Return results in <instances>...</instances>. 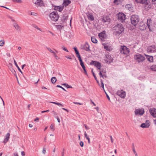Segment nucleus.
<instances>
[{
  "label": "nucleus",
  "mask_w": 156,
  "mask_h": 156,
  "mask_svg": "<svg viewBox=\"0 0 156 156\" xmlns=\"http://www.w3.org/2000/svg\"><path fill=\"white\" fill-rule=\"evenodd\" d=\"M124 28L122 24H119L113 28V30L114 34L116 36H119L124 30Z\"/></svg>",
  "instance_id": "nucleus-1"
},
{
  "label": "nucleus",
  "mask_w": 156,
  "mask_h": 156,
  "mask_svg": "<svg viewBox=\"0 0 156 156\" xmlns=\"http://www.w3.org/2000/svg\"><path fill=\"white\" fill-rule=\"evenodd\" d=\"M147 24L150 31H152L156 27V22L150 19H147Z\"/></svg>",
  "instance_id": "nucleus-2"
},
{
  "label": "nucleus",
  "mask_w": 156,
  "mask_h": 156,
  "mask_svg": "<svg viewBox=\"0 0 156 156\" xmlns=\"http://www.w3.org/2000/svg\"><path fill=\"white\" fill-rule=\"evenodd\" d=\"M134 58L138 63L142 62L145 60V57L142 55L137 53L134 55Z\"/></svg>",
  "instance_id": "nucleus-3"
},
{
  "label": "nucleus",
  "mask_w": 156,
  "mask_h": 156,
  "mask_svg": "<svg viewBox=\"0 0 156 156\" xmlns=\"http://www.w3.org/2000/svg\"><path fill=\"white\" fill-rule=\"evenodd\" d=\"M140 19L138 16L133 15L131 17L130 20L132 24L136 26L138 23Z\"/></svg>",
  "instance_id": "nucleus-4"
},
{
  "label": "nucleus",
  "mask_w": 156,
  "mask_h": 156,
  "mask_svg": "<svg viewBox=\"0 0 156 156\" xmlns=\"http://www.w3.org/2000/svg\"><path fill=\"white\" fill-rule=\"evenodd\" d=\"M49 17L52 20L54 21H57L59 18L58 15L56 12H53L50 13Z\"/></svg>",
  "instance_id": "nucleus-5"
},
{
  "label": "nucleus",
  "mask_w": 156,
  "mask_h": 156,
  "mask_svg": "<svg viewBox=\"0 0 156 156\" xmlns=\"http://www.w3.org/2000/svg\"><path fill=\"white\" fill-rule=\"evenodd\" d=\"M117 17L119 21L123 23L126 19V15L122 12H119L117 15Z\"/></svg>",
  "instance_id": "nucleus-6"
},
{
  "label": "nucleus",
  "mask_w": 156,
  "mask_h": 156,
  "mask_svg": "<svg viewBox=\"0 0 156 156\" xmlns=\"http://www.w3.org/2000/svg\"><path fill=\"white\" fill-rule=\"evenodd\" d=\"M120 51L121 53L124 55H128L130 52L129 49L125 46H121Z\"/></svg>",
  "instance_id": "nucleus-7"
},
{
  "label": "nucleus",
  "mask_w": 156,
  "mask_h": 156,
  "mask_svg": "<svg viewBox=\"0 0 156 156\" xmlns=\"http://www.w3.org/2000/svg\"><path fill=\"white\" fill-rule=\"evenodd\" d=\"M116 94L122 98H124L126 95V93L123 90H118L116 93Z\"/></svg>",
  "instance_id": "nucleus-8"
},
{
  "label": "nucleus",
  "mask_w": 156,
  "mask_h": 156,
  "mask_svg": "<svg viewBox=\"0 0 156 156\" xmlns=\"http://www.w3.org/2000/svg\"><path fill=\"white\" fill-rule=\"evenodd\" d=\"M99 38L102 41H104L106 38V35L105 31L99 33L98 34Z\"/></svg>",
  "instance_id": "nucleus-9"
},
{
  "label": "nucleus",
  "mask_w": 156,
  "mask_h": 156,
  "mask_svg": "<svg viewBox=\"0 0 156 156\" xmlns=\"http://www.w3.org/2000/svg\"><path fill=\"white\" fill-rule=\"evenodd\" d=\"M113 59V58L109 54H106L104 58V60L106 63L111 62L112 61Z\"/></svg>",
  "instance_id": "nucleus-10"
},
{
  "label": "nucleus",
  "mask_w": 156,
  "mask_h": 156,
  "mask_svg": "<svg viewBox=\"0 0 156 156\" xmlns=\"http://www.w3.org/2000/svg\"><path fill=\"white\" fill-rule=\"evenodd\" d=\"M135 113L136 115H142L144 113V110L143 108H139L135 110Z\"/></svg>",
  "instance_id": "nucleus-11"
},
{
  "label": "nucleus",
  "mask_w": 156,
  "mask_h": 156,
  "mask_svg": "<svg viewBox=\"0 0 156 156\" xmlns=\"http://www.w3.org/2000/svg\"><path fill=\"white\" fill-rule=\"evenodd\" d=\"M33 2L37 6H43L44 4L41 0H33Z\"/></svg>",
  "instance_id": "nucleus-12"
},
{
  "label": "nucleus",
  "mask_w": 156,
  "mask_h": 156,
  "mask_svg": "<svg viewBox=\"0 0 156 156\" xmlns=\"http://www.w3.org/2000/svg\"><path fill=\"white\" fill-rule=\"evenodd\" d=\"M91 64L94 65L98 69H100L101 64L99 62L96 61H92Z\"/></svg>",
  "instance_id": "nucleus-13"
},
{
  "label": "nucleus",
  "mask_w": 156,
  "mask_h": 156,
  "mask_svg": "<svg viewBox=\"0 0 156 156\" xmlns=\"http://www.w3.org/2000/svg\"><path fill=\"white\" fill-rule=\"evenodd\" d=\"M148 52H154L156 51V47L154 46H149L147 50Z\"/></svg>",
  "instance_id": "nucleus-14"
},
{
  "label": "nucleus",
  "mask_w": 156,
  "mask_h": 156,
  "mask_svg": "<svg viewBox=\"0 0 156 156\" xmlns=\"http://www.w3.org/2000/svg\"><path fill=\"white\" fill-rule=\"evenodd\" d=\"M111 19L108 16H105L102 17L101 18V21L103 23H109Z\"/></svg>",
  "instance_id": "nucleus-15"
},
{
  "label": "nucleus",
  "mask_w": 156,
  "mask_h": 156,
  "mask_svg": "<svg viewBox=\"0 0 156 156\" xmlns=\"http://www.w3.org/2000/svg\"><path fill=\"white\" fill-rule=\"evenodd\" d=\"M149 112L151 115L154 117H156V109L154 108H151Z\"/></svg>",
  "instance_id": "nucleus-16"
},
{
  "label": "nucleus",
  "mask_w": 156,
  "mask_h": 156,
  "mask_svg": "<svg viewBox=\"0 0 156 156\" xmlns=\"http://www.w3.org/2000/svg\"><path fill=\"white\" fill-rule=\"evenodd\" d=\"M150 122L148 120H146L145 123H142L140 126L142 128H148L150 126Z\"/></svg>",
  "instance_id": "nucleus-17"
},
{
  "label": "nucleus",
  "mask_w": 156,
  "mask_h": 156,
  "mask_svg": "<svg viewBox=\"0 0 156 156\" xmlns=\"http://www.w3.org/2000/svg\"><path fill=\"white\" fill-rule=\"evenodd\" d=\"M104 48L107 51H110L112 50V48L109 44H103Z\"/></svg>",
  "instance_id": "nucleus-18"
},
{
  "label": "nucleus",
  "mask_w": 156,
  "mask_h": 156,
  "mask_svg": "<svg viewBox=\"0 0 156 156\" xmlns=\"http://www.w3.org/2000/svg\"><path fill=\"white\" fill-rule=\"evenodd\" d=\"M139 28L141 30H144L146 29V26L144 23L142 22L140 23Z\"/></svg>",
  "instance_id": "nucleus-19"
},
{
  "label": "nucleus",
  "mask_w": 156,
  "mask_h": 156,
  "mask_svg": "<svg viewBox=\"0 0 156 156\" xmlns=\"http://www.w3.org/2000/svg\"><path fill=\"white\" fill-rule=\"evenodd\" d=\"M55 26L57 29L60 31H61V30L63 29L64 28V25L62 24L55 25Z\"/></svg>",
  "instance_id": "nucleus-20"
},
{
  "label": "nucleus",
  "mask_w": 156,
  "mask_h": 156,
  "mask_svg": "<svg viewBox=\"0 0 156 156\" xmlns=\"http://www.w3.org/2000/svg\"><path fill=\"white\" fill-rule=\"evenodd\" d=\"M53 7L54 10H58L60 12H62L63 9V6H54Z\"/></svg>",
  "instance_id": "nucleus-21"
},
{
  "label": "nucleus",
  "mask_w": 156,
  "mask_h": 156,
  "mask_svg": "<svg viewBox=\"0 0 156 156\" xmlns=\"http://www.w3.org/2000/svg\"><path fill=\"white\" fill-rule=\"evenodd\" d=\"M10 134L9 133H8L5 135V138L4 139L3 143L4 144L6 143L9 140L10 138Z\"/></svg>",
  "instance_id": "nucleus-22"
},
{
  "label": "nucleus",
  "mask_w": 156,
  "mask_h": 156,
  "mask_svg": "<svg viewBox=\"0 0 156 156\" xmlns=\"http://www.w3.org/2000/svg\"><path fill=\"white\" fill-rule=\"evenodd\" d=\"M54 50L55 51H53V52L52 53L53 55L56 59L58 60L59 59V58L57 55V53H58V51L55 49H54Z\"/></svg>",
  "instance_id": "nucleus-23"
},
{
  "label": "nucleus",
  "mask_w": 156,
  "mask_h": 156,
  "mask_svg": "<svg viewBox=\"0 0 156 156\" xmlns=\"http://www.w3.org/2000/svg\"><path fill=\"white\" fill-rule=\"evenodd\" d=\"M137 3L142 4H146L147 3V0H135Z\"/></svg>",
  "instance_id": "nucleus-24"
},
{
  "label": "nucleus",
  "mask_w": 156,
  "mask_h": 156,
  "mask_svg": "<svg viewBox=\"0 0 156 156\" xmlns=\"http://www.w3.org/2000/svg\"><path fill=\"white\" fill-rule=\"evenodd\" d=\"M71 3V1L69 0H64L63 3V6H66L70 4Z\"/></svg>",
  "instance_id": "nucleus-25"
},
{
  "label": "nucleus",
  "mask_w": 156,
  "mask_h": 156,
  "mask_svg": "<svg viewBox=\"0 0 156 156\" xmlns=\"http://www.w3.org/2000/svg\"><path fill=\"white\" fill-rule=\"evenodd\" d=\"M87 17L88 19L90 21H93L94 20V16L92 14H88Z\"/></svg>",
  "instance_id": "nucleus-26"
},
{
  "label": "nucleus",
  "mask_w": 156,
  "mask_h": 156,
  "mask_svg": "<svg viewBox=\"0 0 156 156\" xmlns=\"http://www.w3.org/2000/svg\"><path fill=\"white\" fill-rule=\"evenodd\" d=\"M146 58L147 59V60L150 62H153V57L152 56H149L145 55Z\"/></svg>",
  "instance_id": "nucleus-27"
},
{
  "label": "nucleus",
  "mask_w": 156,
  "mask_h": 156,
  "mask_svg": "<svg viewBox=\"0 0 156 156\" xmlns=\"http://www.w3.org/2000/svg\"><path fill=\"white\" fill-rule=\"evenodd\" d=\"M149 3L150 2L147 0V3L146 4H144L145 5V9L146 10L149 9L151 7Z\"/></svg>",
  "instance_id": "nucleus-28"
},
{
  "label": "nucleus",
  "mask_w": 156,
  "mask_h": 156,
  "mask_svg": "<svg viewBox=\"0 0 156 156\" xmlns=\"http://www.w3.org/2000/svg\"><path fill=\"white\" fill-rule=\"evenodd\" d=\"M99 75H100V77H101L103 78L106 77V75L104 74H103V71H99Z\"/></svg>",
  "instance_id": "nucleus-29"
},
{
  "label": "nucleus",
  "mask_w": 156,
  "mask_h": 156,
  "mask_svg": "<svg viewBox=\"0 0 156 156\" xmlns=\"http://www.w3.org/2000/svg\"><path fill=\"white\" fill-rule=\"evenodd\" d=\"M13 26L17 30H20V27L16 23L13 24Z\"/></svg>",
  "instance_id": "nucleus-30"
},
{
  "label": "nucleus",
  "mask_w": 156,
  "mask_h": 156,
  "mask_svg": "<svg viewBox=\"0 0 156 156\" xmlns=\"http://www.w3.org/2000/svg\"><path fill=\"white\" fill-rule=\"evenodd\" d=\"M57 81V79L55 77H53L51 78V83H55Z\"/></svg>",
  "instance_id": "nucleus-31"
},
{
  "label": "nucleus",
  "mask_w": 156,
  "mask_h": 156,
  "mask_svg": "<svg viewBox=\"0 0 156 156\" xmlns=\"http://www.w3.org/2000/svg\"><path fill=\"white\" fill-rule=\"evenodd\" d=\"M91 40L92 42L94 43H97L98 42V41L94 37H91Z\"/></svg>",
  "instance_id": "nucleus-32"
},
{
  "label": "nucleus",
  "mask_w": 156,
  "mask_h": 156,
  "mask_svg": "<svg viewBox=\"0 0 156 156\" xmlns=\"http://www.w3.org/2000/svg\"><path fill=\"white\" fill-rule=\"evenodd\" d=\"M50 102L56 105L59 106L63 107L64 106L62 104L59 103L55 102Z\"/></svg>",
  "instance_id": "nucleus-33"
},
{
  "label": "nucleus",
  "mask_w": 156,
  "mask_h": 156,
  "mask_svg": "<svg viewBox=\"0 0 156 156\" xmlns=\"http://www.w3.org/2000/svg\"><path fill=\"white\" fill-rule=\"evenodd\" d=\"M151 69L153 71H156V65H153L151 67Z\"/></svg>",
  "instance_id": "nucleus-34"
},
{
  "label": "nucleus",
  "mask_w": 156,
  "mask_h": 156,
  "mask_svg": "<svg viewBox=\"0 0 156 156\" xmlns=\"http://www.w3.org/2000/svg\"><path fill=\"white\" fill-rule=\"evenodd\" d=\"M9 69L13 74L14 75H16V72L15 70L12 68L11 67L9 68Z\"/></svg>",
  "instance_id": "nucleus-35"
},
{
  "label": "nucleus",
  "mask_w": 156,
  "mask_h": 156,
  "mask_svg": "<svg viewBox=\"0 0 156 156\" xmlns=\"http://www.w3.org/2000/svg\"><path fill=\"white\" fill-rule=\"evenodd\" d=\"M29 15H31L35 16H38V15L37 13L34 12H30L29 13Z\"/></svg>",
  "instance_id": "nucleus-36"
},
{
  "label": "nucleus",
  "mask_w": 156,
  "mask_h": 156,
  "mask_svg": "<svg viewBox=\"0 0 156 156\" xmlns=\"http://www.w3.org/2000/svg\"><path fill=\"white\" fill-rule=\"evenodd\" d=\"M101 83L100 84H99L98 83V84L99 85L102 87L104 90V83L102 82V80H101Z\"/></svg>",
  "instance_id": "nucleus-37"
},
{
  "label": "nucleus",
  "mask_w": 156,
  "mask_h": 156,
  "mask_svg": "<svg viewBox=\"0 0 156 156\" xmlns=\"http://www.w3.org/2000/svg\"><path fill=\"white\" fill-rule=\"evenodd\" d=\"M132 7V5L129 4L126 5L125 7L127 9H130Z\"/></svg>",
  "instance_id": "nucleus-38"
},
{
  "label": "nucleus",
  "mask_w": 156,
  "mask_h": 156,
  "mask_svg": "<svg viewBox=\"0 0 156 156\" xmlns=\"http://www.w3.org/2000/svg\"><path fill=\"white\" fill-rule=\"evenodd\" d=\"M33 27L35 28H36V29H37V30H40V31H41V29L40 28H39V27H38L37 26L35 25H33Z\"/></svg>",
  "instance_id": "nucleus-39"
},
{
  "label": "nucleus",
  "mask_w": 156,
  "mask_h": 156,
  "mask_svg": "<svg viewBox=\"0 0 156 156\" xmlns=\"http://www.w3.org/2000/svg\"><path fill=\"white\" fill-rule=\"evenodd\" d=\"M12 1L15 2H17L19 3H22V1L21 0H12Z\"/></svg>",
  "instance_id": "nucleus-40"
},
{
  "label": "nucleus",
  "mask_w": 156,
  "mask_h": 156,
  "mask_svg": "<svg viewBox=\"0 0 156 156\" xmlns=\"http://www.w3.org/2000/svg\"><path fill=\"white\" fill-rule=\"evenodd\" d=\"M62 85L65 86L67 88H72V87L70 86L67 83H64V84H62Z\"/></svg>",
  "instance_id": "nucleus-41"
},
{
  "label": "nucleus",
  "mask_w": 156,
  "mask_h": 156,
  "mask_svg": "<svg viewBox=\"0 0 156 156\" xmlns=\"http://www.w3.org/2000/svg\"><path fill=\"white\" fill-rule=\"evenodd\" d=\"M92 74L93 75V76H94V78H95V80H96L97 83H98V80H97V78L96 77V76H95V75L94 74V72L93 71V70H92Z\"/></svg>",
  "instance_id": "nucleus-42"
},
{
  "label": "nucleus",
  "mask_w": 156,
  "mask_h": 156,
  "mask_svg": "<svg viewBox=\"0 0 156 156\" xmlns=\"http://www.w3.org/2000/svg\"><path fill=\"white\" fill-rule=\"evenodd\" d=\"M50 129L52 131H54L55 130V129L54 128V126L53 124H52L50 126Z\"/></svg>",
  "instance_id": "nucleus-43"
},
{
  "label": "nucleus",
  "mask_w": 156,
  "mask_h": 156,
  "mask_svg": "<svg viewBox=\"0 0 156 156\" xmlns=\"http://www.w3.org/2000/svg\"><path fill=\"white\" fill-rule=\"evenodd\" d=\"M73 49H74L75 51V52L76 55L80 54L76 48L74 47L73 48Z\"/></svg>",
  "instance_id": "nucleus-44"
},
{
  "label": "nucleus",
  "mask_w": 156,
  "mask_h": 156,
  "mask_svg": "<svg viewBox=\"0 0 156 156\" xmlns=\"http://www.w3.org/2000/svg\"><path fill=\"white\" fill-rule=\"evenodd\" d=\"M62 48L63 50L65 51H66L67 52H69L67 48L65 47L64 46H62Z\"/></svg>",
  "instance_id": "nucleus-45"
},
{
  "label": "nucleus",
  "mask_w": 156,
  "mask_h": 156,
  "mask_svg": "<svg viewBox=\"0 0 156 156\" xmlns=\"http://www.w3.org/2000/svg\"><path fill=\"white\" fill-rule=\"evenodd\" d=\"M4 44V41H0V46H3Z\"/></svg>",
  "instance_id": "nucleus-46"
},
{
  "label": "nucleus",
  "mask_w": 156,
  "mask_h": 156,
  "mask_svg": "<svg viewBox=\"0 0 156 156\" xmlns=\"http://www.w3.org/2000/svg\"><path fill=\"white\" fill-rule=\"evenodd\" d=\"M46 150L45 148H43L42 152L44 154H46Z\"/></svg>",
  "instance_id": "nucleus-47"
},
{
  "label": "nucleus",
  "mask_w": 156,
  "mask_h": 156,
  "mask_svg": "<svg viewBox=\"0 0 156 156\" xmlns=\"http://www.w3.org/2000/svg\"><path fill=\"white\" fill-rule=\"evenodd\" d=\"M56 87H59L61 88V89H62L63 90H64L65 91H66V90L63 87H62V86L60 85H57L56 86Z\"/></svg>",
  "instance_id": "nucleus-48"
},
{
  "label": "nucleus",
  "mask_w": 156,
  "mask_h": 156,
  "mask_svg": "<svg viewBox=\"0 0 156 156\" xmlns=\"http://www.w3.org/2000/svg\"><path fill=\"white\" fill-rule=\"evenodd\" d=\"M12 156H19V155L17 153V152H15L13 153Z\"/></svg>",
  "instance_id": "nucleus-49"
},
{
  "label": "nucleus",
  "mask_w": 156,
  "mask_h": 156,
  "mask_svg": "<svg viewBox=\"0 0 156 156\" xmlns=\"http://www.w3.org/2000/svg\"><path fill=\"white\" fill-rule=\"evenodd\" d=\"M80 145L81 147H83V142L80 141Z\"/></svg>",
  "instance_id": "nucleus-50"
},
{
  "label": "nucleus",
  "mask_w": 156,
  "mask_h": 156,
  "mask_svg": "<svg viewBox=\"0 0 156 156\" xmlns=\"http://www.w3.org/2000/svg\"><path fill=\"white\" fill-rule=\"evenodd\" d=\"M47 49L50 52L52 53L53 52V51L52 50H51L50 48H47Z\"/></svg>",
  "instance_id": "nucleus-51"
},
{
  "label": "nucleus",
  "mask_w": 156,
  "mask_h": 156,
  "mask_svg": "<svg viewBox=\"0 0 156 156\" xmlns=\"http://www.w3.org/2000/svg\"><path fill=\"white\" fill-rule=\"evenodd\" d=\"M84 126H85V127L86 129L88 130L89 129V128L87 126V125L86 124H84Z\"/></svg>",
  "instance_id": "nucleus-52"
},
{
  "label": "nucleus",
  "mask_w": 156,
  "mask_h": 156,
  "mask_svg": "<svg viewBox=\"0 0 156 156\" xmlns=\"http://www.w3.org/2000/svg\"><path fill=\"white\" fill-rule=\"evenodd\" d=\"M84 136L86 139L87 138V137H89L86 132L84 133Z\"/></svg>",
  "instance_id": "nucleus-53"
},
{
  "label": "nucleus",
  "mask_w": 156,
  "mask_h": 156,
  "mask_svg": "<svg viewBox=\"0 0 156 156\" xmlns=\"http://www.w3.org/2000/svg\"><path fill=\"white\" fill-rule=\"evenodd\" d=\"M14 64H15V65L16 66V67H18V65L17 64V63L15 61V60H14Z\"/></svg>",
  "instance_id": "nucleus-54"
},
{
  "label": "nucleus",
  "mask_w": 156,
  "mask_h": 156,
  "mask_svg": "<svg viewBox=\"0 0 156 156\" xmlns=\"http://www.w3.org/2000/svg\"><path fill=\"white\" fill-rule=\"evenodd\" d=\"M80 64L82 67L85 66L83 61L80 62Z\"/></svg>",
  "instance_id": "nucleus-55"
},
{
  "label": "nucleus",
  "mask_w": 156,
  "mask_h": 156,
  "mask_svg": "<svg viewBox=\"0 0 156 156\" xmlns=\"http://www.w3.org/2000/svg\"><path fill=\"white\" fill-rule=\"evenodd\" d=\"M73 103L74 104H77V105H82V103H79V102H74Z\"/></svg>",
  "instance_id": "nucleus-56"
},
{
  "label": "nucleus",
  "mask_w": 156,
  "mask_h": 156,
  "mask_svg": "<svg viewBox=\"0 0 156 156\" xmlns=\"http://www.w3.org/2000/svg\"><path fill=\"white\" fill-rule=\"evenodd\" d=\"M65 57L66 58H67L68 59H72V57L70 56H65Z\"/></svg>",
  "instance_id": "nucleus-57"
},
{
  "label": "nucleus",
  "mask_w": 156,
  "mask_h": 156,
  "mask_svg": "<svg viewBox=\"0 0 156 156\" xmlns=\"http://www.w3.org/2000/svg\"><path fill=\"white\" fill-rule=\"evenodd\" d=\"M49 110L48 109V110H46V111H42L41 112V113H44V112H49Z\"/></svg>",
  "instance_id": "nucleus-58"
},
{
  "label": "nucleus",
  "mask_w": 156,
  "mask_h": 156,
  "mask_svg": "<svg viewBox=\"0 0 156 156\" xmlns=\"http://www.w3.org/2000/svg\"><path fill=\"white\" fill-rule=\"evenodd\" d=\"M21 153L22 156H24L25 155V153L24 151H22Z\"/></svg>",
  "instance_id": "nucleus-59"
},
{
  "label": "nucleus",
  "mask_w": 156,
  "mask_h": 156,
  "mask_svg": "<svg viewBox=\"0 0 156 156\" xmlns=\"http://www.w3.org/2000/svg\"><path fill=\"white\" fill-rule=\"evenodd\" d=\"M105 93L106 94V96L108 99V100L109 101H110V98L109 97L108 95L106 93V92H105Z\"/></svg>",
  "instance_id": "nucleus-60"
},
{
  "label": "nucleus",
  "mask_w": 156,
  "mask_h": 156,
  "mask_svg": "<svg viewBox=\"0 0 156 156\" xmlns=\"http://www.w3.org/2000/svg\"><path fill=\"white\" fill-rule=\"evenodd\" d=\"M52 113L55 115H57V113L54 111H53L52 112Z\"/></svg>",
  "instance_id": "nucleus-61"
},
{
  "label": "nucleus",
  "mask_w": 156,
  "mask_h": 156,
  "mask_svg": "<svg viewBox=\"0 0 156 156\" xmlns=\"http://www.w3.org/2000/svg\"><path fill=\"white\" fill-rule=\"evenodd\" d=\"M87 139L88 140V143H89V144H90V139L89 138V137H87Z\"/></svg>",
  "instance_id": "nucleus-62"
},
{
  "label": "nucleus",
  "mask_w": 156,
  "mask_h": 156,
  "mask_svg": "<svg viewBox=\"0 0 156 156\" xmlns=\"http://www.w3.org/2000/svg\"><path fill=\"white\" fill-rule=\"evenodd\" d=\"M86 50L87 51H90V49H89V46H88V47H87V48L86 49Z\"/></svg>",
  "instance_id": "nucleus-63"
},
{
  "label": "nucleus",
  "mask_w": 156,
  "mask_h": 156,
  "mask_svg": "<svg viewBox=\"0 0 156 156\" xmlns=\"http://www.w3.org/2000/svg\"><path fill=\"white\" fill-rule=\"evenodd\" d=\"M78 58V59H79V61L80 62H81L82 61V59L81 58V57H79V58Z\"/></svg>",
  "instance_id": "nucleus-64"
}]
</instances>
